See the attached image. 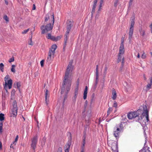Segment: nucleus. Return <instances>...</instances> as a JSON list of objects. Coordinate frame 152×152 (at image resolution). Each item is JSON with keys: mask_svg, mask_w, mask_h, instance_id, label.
<instances>
[{"mask_svg": "<svg viewBox=\"0 0 152 152\" xmlns=\"http://www.w3.org/2000/svg\"><path fill=\"white\" fill-rule=\"evenodd\" d=\"M65 152H69V151H65Z\"/></svg>", "mask_w": 152, "mask_h": 152, "instance_id": "64", "label": "nucleus"}, {"mask_svg": "<svg viewBox=\"0 0 152 152\" xmlns=\"http://www.w3.org/2000/svg\"><path fill=\"white\" fill-rule=\"evenodd\" d=\"M66 37L64 39V49L66 46V41L68 39L67 36V35H66Z\"/></svg>", "mask_w": 152, "mask_h": 152, "instance_id": "26", "label": "nucleus"}, {"mask_svg": "<svg viewBox=\"0 0 152 152\" xmlns=\"http://www.w3.org/2000/svg\"><path fill=\"white\" fill-rule=\"evenodd\" d=\"M97 1H96V0H94L93 1V3L92 5V10L91 11L92 15H93V14L95 12V9L96 7V5L97 3Z\"/></svg>", "mask_w": 152, "mask_h": 152, "instance_id": "15", "label": "nucleus"}, {"mask_svg": "<svg viewBox=\"0 0 152 152\" xmlns=\"http://www.w3.org/2000/svg\"><path fill=\"white\" fill-rule=\"evenodd\" d=\"M134 17H131L130 19V25L129 32V41L131 40L134 32V26L135 23L134 21Z\"/></svg>", "mask_w": 152, "mask_h": 152, "instance_id": "6", "label": "nucleus"}, {"mask_svg": "<svg viewBox=\"0 0 152 152\" xmlns=\"http://www.w3.org/2000/svg\"><path fill=\"white\" fill-rule=\"evenodd\" d=\"M37 139L38 137L37 135L34 136L31 139L32 143L31 144V147L34 150L36 148V144L37 142Z\"/></svg>", "mask_w": 152, "mask_h": 152, "instance_id": "11", "label": "nucleus"}, {"mask_svg": "<svg viewBox=\"0 0 152 152\" xmlns=\"http://www.w3.org/2000/svg\"><path fill=\"white\" fill-rule=\"evenodd\" d=\"M131 113L133 115L134 118H136L142 114V117L141 119L139 120V121L143 126L147 125L150 121L148 111L146 106L143 107V111L141 109H139L136 111L132 112Z\"/></svg>", "mask_w": 152, "mask_h": 152, "instance_id": "2", "label": "nucleus"}, {"mask_svg": "<svg viewBox=\"0 0 152 152\" xmlns=\"http://www.w3.org/2000/svg\"><path fill=\"white\" fill-rule=\"evenodd\" d=\"M44 61L42 60L40 61V64L42 66H43L44 65Z\"/></svg>", "mask_w": 152, "mask_h": 152, "instance_id": "48", "label": "nucleus"}, {"mask_svg": "<svg viewBox=\"0 0 152 152\" xmlns=\"http://www.w3.org/2000/svg\"><path fill=\"white\" fill-rule=\"evenodd\" d=\"M13 145L14 144H13V143L10 146V147L11 148H13Z\"/></svg>", "mask_w": 152, "mask_h": 152, "instance_id": "53", "label": "nucleus"}, {"mask_svg": "<svg viewBox=\"0 0 152 152\" xmlns=\"http://www.w3.org/2000/svg\"><path fill=\"white\" fill-rule=\"evenodd\" d=\"M76 98L75 97H74V96L72 97V101L74 103H75L76 100Z\"/></svg>", "mask_w": 152, "mask_h": 152, "instance_id": "47", "label": "nucleus"}, {"mask_svg": "<svg viewBox=\"0 0 152 152\" xmlns=\"http://www.w3.org/2000/svg\"><path fill=\"white\" fill-rule=\"evenodd\" d=\"M45 137H43L42 139L41 145H42L43 146V145H45Z\"/></svg>", "mask_w": 152, "mask_h": 152, "instance_id": "32", "label": "nucleus"}, {"mask_svg": "<svg viewBox=\"0 0 152 152\" xmlns=\"http://www.w3.org/2000/svg\"><path fill=\"white\" fill-rule=\"evenodd\" d=\"M4 19L7 22H8L9 21V18L7 15H5L3 17Z\"/></svg>", "mask_w": 152, "mask_h": 152, "instance_id": "39", "label": "nucleus"}, {"mask_svg": "<svg viewBox=\"0 0 152 152\" xmlns=\"http://www.w3.org/2000/svg\"><path fill=\"white\" fill-rule=\"evenodd\" d=\"M18 136L17 135L15 139V141L13 142V144H14V145H16V142L18 140Z\"/></svg>", "mask_w": 152, "mask_h": 152, "instance_id": "28", "label": "nucleus"}, {"mask_svg": "<svg viewBox=\"0 0 152 152\" xmlns=\"http://www.w3.org/2000/svg\"><path fill=\"white\" fill-rule=\"evenodd\" d=\"M93 99H92L91 101V104L92 103V102H93Z\"/></svg>", "mask_w": 152, "mask_h": 152, "instance_id": "62", "label": "nucleus"}, {"mask_svg": "<svg viewBox=\"0 0 152 152\" xmlns=\"http://www.w3.org/2000/svg\"><path fill=\"white\" fill-rule=\"evenodd\" d=\"M87 103H88L87 101H86L85 102V105L86 104V105H87Z\"/></svg>", "mask_w": 152, "mask_h": 152, "instance_id": "61", "label": "nucleus"}, {"mask_svg": "<svg viewBox=\"0 0 152 152\" xmlns=\"http://www.w3.org/2000/svg\"><path fill=\"white\" fill-rule=\"evenodd\" d=\"M137 57L138 58H140V54H139V53H138V54H137Z\"/></svg>", "mask_w": 152, "mask_h": 152, "instance_id": "59", "label": "nucleus"}, {"mask_svg": "<svg viewBox=\"0 0 152 152\" xmlns=\"http://www.w3.org/2000/svg\"><path fill=\"white\" fill-rule=\"evenodd\" d=\"M67 30L66 32V35H67L69 33L70 30L73 24L72 22L69 20H67Z\"/></svg>", "mask_w": 152, "mask_h": 152, "instance_id": "12", "label": "nucleus"}, {"mask_svg": "<svg viewBox=\"0 0 152 152\" xmlns=\"http://www.w3.org/2000/svg\"><path fill=\"white\" fill-rule=\"evenodd\" d=\"M132 1H131V0H130V1L129 2V5L131 6V5H132Z\"/></svg>", "mask_w": 152, "mask_h": 152, "instance_id": "51", "label": "nucleus"}, {"mask_svg": "<svg viewBox=\"0 0 152 152\" xmlns=\"http://www.w3.org/2000/svg\"><path fill=\"white\" fill-rule=\"evenodd\" d=\"M86 137L84 136L83 140L82 146H81V148H84V146L86 144Z\"/></svg>", "mask_w": 152, "mask_h": 152, "instance_id": "24", "label": "nucleus"}, {"mask_svg": "<svg viewBox=\"0 0 152 152\" xmlns=\"http://www.w3.org/2000/svg\"><path fill=\"white\" fill-rule=\"evenodd\" d=\"M53 36H52L51 34H48L47 36V38L48 39H50L52 40V38Z\"/></svg>", "mask_w": 152, "mask_h": 152, "instance_id": "37", "label": "nucleus"}, {"mask_svg": "<svg viewBox=\"0 0 152 152\" xmlns=\"http://www.w3.org/2000/svg\"><path fill=\"white\" fill-rule=\"evenodd\" d=\"M14 57H12L9 60V62L10 63H11V62H13L14 61Z\"/></svg>", "mask_w": 152, "mask_h": 152, "instance_id": "42", "label": "nucleus"}, {"mask_svg": "<svg viewBox=\"0 0 152 152\" xmlns=\"http://www.w3.org/2000/svg\"><path fill=\"white\" fill-rule=\"evenodd\" d=\"M29 29L28 28L27 29L24 30L22 32V33L23 34H26L27 32L28 31Z\"/></svg>", "mask_w": 152, "mask_h": 152, "instance_id": "40", "label": "nucleus"}, {"mask_svg": "<svg viewBox=\"0 0 152 152\" xmlns=\"http://www.w3.org/2000/svg\"><path fill=\"white\" fill-rule=\"evenodd\" d=\"M117 97L116 93L114 89H113L112 91V98L113 100H115Z\"/></svg>", "mask_w": 152, "mask_h": 152, "instance_id": "19", "label": "nucleus"}, {"mask_svg": "<svg viewBox=\"0 0 152 152\" xmlns=\"http://www.w3.org/2000/svg\"><path fill=\"white\" fill-rule=\"evenodd\" d=\"M124 124V123L121 122L118 125H116L114 128L113 134L116 139H118L119 137L120 133L123 130Z\"/></svg>", "mask_w": 152, "mask_h": 152, "instance_id": "4", "label": "nucleus"}, {"mask_svg": "<svg viewBox=\"0 0 152 152\" xmlns=\"http://www.w3.org/2000/svg\"><path fill=\"white\" fill-rule=\"evenodd\" d=\"M20 83L18 82L17 83V86L18 89L20 90Z\"/></svg>", "mask_w": 152, "mask_h": 152, "instance_id": "38", "label": "nucleus"}, {"mask_svg": "<svg viewBox=\"0 0 152 152\" xmlns=\"http://www.w3.org/2000/svg\"><path fill=\"white\" fill-rule=\"evenodd\" d=\"M99 77V72L98 71V65H97L96 68V83H97L98 82V78Z\"/></svg>", "mask_w": 152, "mask_h": 152, "instance_id": "18", "label": "nucleus"}, {"mask_svg": "<svg viewBox=\"0 0 152 152\" xmlns=\"http://www.w3.org/2000/svg\"><path fill=\"white\" fill-rule=\"evenodd\" d=\"M88 92V88L87 86L85 87V89L83 93V99H86Z\"/></svg>", "mask_w": 152, "mask_h": 152, "instance_id": "20", "label": "nucleus"}, {"mask_svg": "<svg viewBox=\"0 0 152 152\" xmlns=\"http://www.w3.org/2000/svg\"><path fill=\"white\" fill-rule=\"evenodd\" d=\"M145 57H146V56L145 54V53H143L142 54V56H141V58L142 59H144L145 58Z\"/></svg>", "mask_w": 152, "mask_h": 152, "instance_id": "45", "label": "nucleus"}, {"mask_svg": "<svg viewBox=\"0 0 152 152\" xmlns=\"http://www.w3.org/2000/svg\"><path fill=\"white\" fill-rule=\"evenodd\" d=\"M57 48V46L56 45L54 44L52 45L51 49L49 51L48 56L47 59L48 61L50 62L53 60L55 53V50Z\"/></svg>", "mask_w": 152, "mask_h": 152, "instance_id": "5", "label": "nucleus"}, {"mask_svg": "<svg viewBox=\"0 0 152 152\" xmlns=\"http://www.w3.org/2000/svg\"><path fill=\"white\" fill-rule=\"evenodd\" d=\"M18 107L16 102L14 101L13 103V108L12 110L14 117H16L17 115Z\"/></svg>", "mask_w": 152, "mask_h": 152, "instance_id": "10", "label": "nucleus"}, {"mask_svg": "<svg viewBox=\"0 0 152 152\" xmlns=\"http://www.w3.org/2000/svg\"><path fill=\"white\" fill-rule=\"evenodd\" d=\"M151 83L152 85V77L150 79Z\"/></svg>", "mask_w": 152, "mask_h": 152, "instance_id": "60", "label": "nucleus"}, {"mask_svg": "<svg viewBox=\"0 0 152 152\" xmlns=\"http://www.w3.org/2000/svg\"><path fill=\"white\" fill-rule=\"evenodd\" d=\"M71 140L68 141L65 146V151H69L70 147L71 145Z\"/></svg>", "mask_w": 152, "mask_h": 152, "instance_id": "17", "label": "nucleus"}, {"mask_svg": "<svg viewBox=\"0 0 152 152\" xmlns=\"http://www.w3.org/2000/svg\"><path fill=\"white\" fill-rule=\"evenodd\" d=\"M6 96L7 95L3 93L2 94V99L3 101L5 99Z\"/></svg>", "mask_w": 152, "mask_h": 152, "instance_id": "33", "label": "nucleus"}, {"mask_svg": "<svg viewBox=\"0 0 152 152\" xmlns=\"http://www.w3.org/2000/svg\"><path fill=\"white\" fill-rule=\"evenodd\" d=\"M140 34L142 35H144L145 34V32L144 31H140Z\"/></svg>", "mask_w": 152, "mask_h": 152, "instance_id": "46", "label": "nucleus"}, {"mask_svg": "<svg viewBox=\"0 0 152 152\" xmlns=\"http://www.w3.org/2000/svg\"><path fill=\"white\" fill-rule=\"evenodd\" d=\"M4 1H5V3L7 5L8 4V2L7 1V0H4Z\"/></svg>", "mask_w": 152, "mask_h": 152, "instance_id": "57", "label": "nucleus"}, {"mask_svg": "<svg viewBox=\"0 0 152 152\" xmlns=\"http://www.w3.org/2000/svg\"><path fill=\"white\" fill-rule=\"evenodd\" d=\"M78 86H79V82H77L76 84V86L75 89V91L74 92V94H78Z\"/></svg>", "mask_w": 152, "mask_h": 152, "instance_id": "21", "label": "nucleus"}, {"mask_svg": "<svg viewBox=\"0 0 152 152\" xmlns=\"http://www.w3.org/2000/svg\"><path fill=\"white\" fill-rule=\"evenodd\" d=\"M15 65H12V68L11 69V71L13 73H15Z\"/></svg>", "mask_w": 152, "mask_h": 152, "instance_id": "31", "label": "nucleus"}, {"mask_svg": "<svg viewBox=\"0 0 152 152\" xmlns=\"http://www.w3.org/2000/svg\"><path fill=\"white\" fill-rule=\"evenodd\" d=\"M124 52L125 50L124 45V40L122 39L120 46L119 48L118 60V62H119L121 61V59L122 58V64H123L124 63Z\"/></svg>", "mask_w": 152, "mask_h": 152, "instance_id": "3", "label": "nucleus"}, {"mask_svg": "<svg viewBox=\"0 0 152 152\" xmlns=\"http://www.w3.org/2000/svg\"><path fill=\"white\" fill-rule=\"evenodd\" d=\"M113 107H115V108H117L118 107V105L117 103L115 101H114V103L113 104Z\"/></svg>", "mask_w": 152, "mask_h": 152, "instance_id": "41", "label": "nucleus"}, {"mask_svg": "<svg viewBox=\"0 0 152 152\" xmlns=\"http://www.w3.org/2000/svg\"><path fill=\"white\" fill-rule=\"evenodd\" d=\"M151 56L152 57V52L151 53Z\"/></svg>", "mask_w": 152, "mask_h": 152, "instance_id": "63", "label": "nucleus"}, {"mask_svg": "<svg viewBox=\"0 0 152 152\" xmlns=\"http://www.w3.org/2000/svg\"><path fill=\"white\" fill-rule=\"evenodd\" d=\"M140 152H150V151L148 150H145L144 149H142Z\"/></svg>", "mask_w": 152, "mask_h": 152, "instance_id": "43", "label": "nucleus"}, {"mask_svg": "<svg viewBox=\"0 0 152 152\" xmlns=\"http://www.w3.org/2000/svg\"><path fill=\"white\" fill-rule=\"evenodd\" d=\"M124 86L126 88V89L127 91H129L132 90V86L129 84L127 83L126 82H125L124 84Z\"/></svg>", "mask_w": 152, "mask_h": 152, "instance_id": "14", "label": "nucleus"}, {"mask_svg": "<svg viewBox=\"0 0 152 152\" xmlns=\"http://www.w3.org/2000/svg\"><path fill=\"white\" fill-rule=\"evenodd\" d=\"M151 84H148L146 86V90L148 91L151 88Z\"/></svg>", "mask_w": 152, "mask_h": 152, "instance_id": "35", "label": "nucleus"}, {"mask_svg": "<svg viewBox=\"0 0 152 152\" xmlns=\"http://www.w3.org/2000/svg\"><path fill=\"white\" fill-rule=\"evenodd\" d=\"M77 94H74V96L76 98H77Z\"/></svg>", "mask_w": 152, "mask_h": 152, "instance_id": "58", "label": "nucleus"}, {"mask_svg": "<svg viewBox=\"0 0 152 152\" xmlns=\"http://www.w3.org/2000/svg\"><path fill=\"white\" fill-rule=\"evenodd\" d=\"M45 102L46 104L48 105L49 102V94L48 93V91L47 90H46L45 93Z\"/></svg>", "mask_w": 152, "mask_h": 152, "instance_id": "16", "label": "nucleus"}, {"mask_svg": "<svg viewBox=\"0 0 152 152\" xmlns=\"http://www.w3.org/2000/svg\"><path fill=\"white\" fill-rule=\"evenodd\" d=\"M48 20L49 21V23H52L53 24H54V19L53 13H48L45 15V22H47Z\"/></svg>", "mask_w": 152, "mask_h": 152, "instance_id": "9", "label": "nucleus"}, {"mask_svg": "<svg viewBox=\"0 0 152 152\" xmlns=\"http://www.w3.org/2000/svg\"><path fill=\"white\" fill-rule=\"evenodd\" d=\"M118 2V0L116 1L115 2L114 5L115 7H116L117 6V4Z\"/></svg>", "mask_w": 152, "mask_h": 152, "instance_id": "49", "label": "nucleus"}, {"mask_svg": "<svg viewBox=\"0 0 152 152\" xmlns=\"http://www.w3.org/2000/svg\"><path fill=\"white\" fill-rule=\"evenodd\" d=\"M61 37L60 36H57L56 37L53 36L52 38V40L55 41H57L61 39Z\"/></svg>", "mask_w": 152, "mask_h": 152, "instance_id": "22", "label": "nucleus"}, {"mask_svg": "<svg viewBox=\"0 0 152 152\" xmlns=\"http://www.w3.org/2000/svg\"><path fill=\"white\" fill-rule=\"evenodd\" d=\"M3 123L2 122H0V132L1 133L2 130Z\"/></svg>", "mask_w": 152, "mask_h": 152, "instance_id": "36", "label": "nucleus"}, {"mask_svg": "<svg viewBox=\"0 0 152 152\" xmlns=\"http://www.w3.org/2000/svg\"><path fill=\"white\" fill-rule=\"evenodd\" d=\"M9 78V76L7 75L4 78V81H5V84L4 85V88L7 92V87H8L9 89H10L11 88L12 85V80L10 79L8 80Z\"/></svg>", "mask_w": 152, "mask_h": 152, "instance_id": "7", "label": "nucleus"}, {"mask_svg": "<svg viewBox=\"0 0 152 152\" xmlns=\"http://www.w3.org/2000/svg\"><path fill=\"white\" fill-rule=\"evenodd\" d=\"M111 148L113 152H118V145L117 142H113L112 144Z\"/></svg>", "mask_w": 152, "mask_h": 152, "instance_id": "13", "label": "nucleus"}, {"mask_svg": "<svg viewBox=\"0 0 152 152\" xmlns=\"http://www.w3.org/2000/svg\"><path fill=\"white\" fill-rule=\"evenodd\" d=\"M85 148H81V152H85Z\"/></svg>", "mask_w": 152, "mask_h": 152, "instance_id": "50", "label": "nucleus"}, {"mask_svg": "<svg viewBox=\"0 0 152 152\" xmlns=\"http://www.w3.org/2000/svg\"><path fill=\"white\" fill-rule=\"evenodd\" d=\"M4 65L2 63L0 64V70L2 72H4Z\"/></svg>", "mask_w": 152, "mask_h": 152, "instance_id": "25", "label": "nucleus"}, {"mask_svg": "<svg viewBox=\"0 0 152 152\" xmlns=\"http://www.w3.org/2000/svg\"><path fill=\"white\" fill-rule=\"evenodd\" d=\"M32 37H31V38L29 40H28V44L29 45H33L34 43L33 42H32Z\"/></svg>", "mask_w": 152, "mask_h": 152, "instance_id": "30", "label": "nucleus"}, {"mask_svg": "<svg viewBox=\"0 0 152 152\" xmlns=\"http://www.w3.org/2000/svg\"><path fill=\"white\" fill-rule=\"evenodd\" d=\"M112 110L113 109L112 108L109 107L108 108V110H107V115H110V114L111 112L112 111Z\"/></svg>", "mask_w": 152, "mask_h": 152, "instance_id": "34", "label": "nucleus"}, {"mask_svg": "<svg viewBox=\"0 0 152 152\" xmlns=\"http://www.w3.org/2000/svg\"><path fill=\"white\" fill-rule=\"evenodd\" d=\"M128 118L130 119H132L133 118V115L131 113H129L127 115Z\"/></svg>", "mask_w": 152, "mask_h": 152, "instance_id": "29", "label": "nucleus"}, {"mask_svg": "<svg viewBox=\"0 0 152 152\" xmlns=\"http://www.w3.org/2000/svg\"><path fill=\"white\" fill-rule=\"evenodd\" d=\"M14 87L15 88L17 87V83L16 84V83H14Z\"/></svg>", "mask_w": 152, "mask_h": 152, "instance_id": "55", "label": "nucleus"}, {"mask_svg": "<svg viewBox=\"0 0 152 152\" xmlns=\"http://www.w3.org/2000/svg\"><path fill=\"white\" fill-rule=\"evenodd\" d=\"M53 23L51 24V23H49L46 25L45 27L44 25H42L40 27V29L42 30L41 33L42 34H44L49 31L51 30L53 27Z\"/></svg>", "mask_w": 152, "mask_h": 152, "instance_id": "8", "label": "nucleus"}, {"mask_svg": "<svg viewBox=\"0 0 152 152\" xmlns=\"http://www.w3.org/2000/svg\"><path fill=\"white\" fill-rule=\"evenodd\" d=\"M103 2V0H100V4L99 6V8L98 10V12H99V11H100L101 9V7H102V4Z\"/></svg>", "mask_w": 152, "mask_h": 152, "instance_id": "23", "label": "nucleus"}, {"mask_svg": "<svg viewBox=\"0 0 152 152\" xmlns=\"http://www.w3.org/2000/svg\"><path fill=\"white\" fill-rule=\"evenodd\" d=\"M33 6H34V7L33 8V10H35L36 9V7H35V5L34 4L33 5Z\"/></svg>", "mask_w": 152, "mask_h": 152, "instance_id": "54", "label": "nucleus"}, {"mask_svg": "<svg viewBox=\"0 0 152 152\" xmlns=\"http://www.w3.org/2000/svg\"><path fill=\"white\" fill-rule=\"evenodd\" d=\"M2 148V143L1 142H0V149H1Z\"/></svg>", "mask_w": 152, "mask_h": 152, "instance_id": "52", "label": "nucleus"}, {"mask_svg": "<svg viewBox=\"0 0 152 152\" xmlns=\"http://www.w3.org/2000/svg\"><path fill=\"white\" fill-rule=\"evenodd\" d=\"M4 119V115L2 113L0 114V121H3Z\"/></svg>", "mask_w": 152, "mask_h": 152, "instance_id": "27", "label": "nucleus"}, {"mask_svg": "<svg viewBox=\"0 0 152 152\" xmlns=\"http://www.w3.org/2000/svg\"><path fill=\"white\" fill-rule=\"evenodd\" d=\"M107 67H105V69H104V75H105L106 74V73H107Z\"/></svg>", "mask_w": 152, "mask_h": 152, "instance_id": "44", "label": "nucleus"}, {"mask_svg": "<svg viewBox=\"0 0 152 152\" xmlns=\"http://www.w3.org/2000/svg\"><path fill=\"white\" fill-rule=\"evenodd\" d=\"M61 148H59L58 149L59 151L58 152H62L61 151Z\"/></svg>", "mask_w": 152, "mask_h": 152, "instance_id": "56", "label": "nucleus"}, {"mask_svg": "<svg viewBox=\"0 0 152 152\" xmlns=\"http://www.w3.org/2000/svg\"><path fill=\"white\" fill-rule=\"evenodd\" d=\"M72 61H70L68 66L66 70L65 76L64 77L63 82L62 84L63 87L61 88V94H62L65 90V85L66 86V92L65 96H66L68 92L69 91L71 85L72 78L71 77L69 74L72 72L73 67L72 65Z\"/></svg>", "mask_w": 152, "mask_h": 152, "instance_id": "1", "label": "nucleus"}]
</instances>
